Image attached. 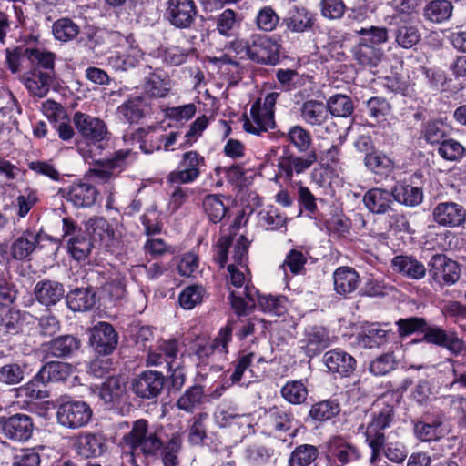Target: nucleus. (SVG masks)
I'll list each match as a JSON object with an SVG mask.
<instances>
[{
	"label": "nucleus",
	"mask_w": 466,
	"mask_h": 466,
	"mask_svg": "<svg viewBox=\"0 0 466 466\" xmlns=\"http://www.w3.org/2000/svg\"><path fill=\"white\" fill-rule=\"evenodd\" d=\"M327 107H329V114L339 117H347L354 110L351 98L340 94L330 96L327 101Z\"/></svg>",
	"instance_id": "55"
},
{
	"label": "nucleus",
	"mask_w": 466,
	"mask_h": 466,
	"mask_svg": "<svg viewBox=\"0 0 466 466\" xmlns=\"http://www.w3.org/2000/svg\"><path fill=\"white\" fill-rule=\"evenodd\" d=\"M40 242V232L27 228L14 239L10 247V255L15 260L28 258Z\"/></svg>",
	"instance_id": "21"
},
{
	"label": "nucleus",
	"mask_w": 466,
	"mask_h": 466,
	"mask_svg": "<svg viewBox=\"0 0 466 466\" xmlns=\"http://www.w3.org/2000/svg\"><path fill=\"white\" fill-rule=\"evenodd\" d=\"M299 111L302 120L310 126H321L329 118L327 104L316 99L305 101Z\"/></svg>",
	"instance_id": "35"
},
{
	"label": "nucleus",
	"mask_w": 466,
	"mask_h": 466,
	"mask_svg": "<svg viewBox=\"0 0 466 466\" xmlns=\"http://www.w3.org/2000/svg\"><path fill=\"white\" fill-rule=\"evenodd\" d=\"M323 360L330 372L341 377L350 376L355 370L356 360L347 351H326Z\"/></svg>",
	"instance_id": "29"
},
{
	"label": "nucleus",
	"mask_w": 466,
	"mask_h": 466,
	"mask_svg": "<svg viewBox=\"0 0 466 466\" xmlns=\"http://www.w3.org/2000/svg\"><path fill=\"white\" fill-rule=\"evenodd\" d=\"M382 447L379 450V453L373 456V450H370V463L377 464L380 461L381 456L384 455L392 463H402L407 456L408 451L404 444L400 441L387 442V439L383 441Z\"/></svg>",
	"instance_id": "37"
},
{
	"label": "nucleus",
	"mask_w": 466,
	"mask_h": 466,
	"mask_svg": "<svg viewBox=\"0 0 466 466\" xmlns=\"http://www.w3.org/2000/svg\"><path fill=\"white\" fill-rule=\"evenodd\" d=\"M390 336H393L390 329H381L380 324L372 323L368 325L360 335V346L370 350L379 348L384 346Z\"/></svg>",
	"instance_id": "40"
},
{
	"label": "nucleus",
	"mask_w": 466,
	"mask_h": 466,
	"mask_svg": "<svg viewBox=\"0 0 466 466\" xmlns=\"http://www.w3.org/2000/svg\"><path fill=\"white\" fill-rule=\"evenodd\" d=\"M317 161V153L311 150L306 156L300 157L290 152L284 151L278 159V176L290 180L294 174H301L309 169Z\"/></svg>",
	"instance_id": "13"
},
{
	"label": "nucleus",
	"mask_w": 466,
	"mask_h": 466,
	"mask_svg": "<svg viewBox=\"0 0 466 466\" xmlns=\"http://www.w3.org/2000/svg\"><path fill=\"white\" fill-rule=\"evenodd\" d=\"M57 423L66 429L76 430L86 426L92 419L93 410L83 400L70 397L61 398L56 408Z\"/></svg>",
	"instance_id": "5"
},
{
	"label": "nucleus",
	"mask_w": 466,
	"mask_h": 466,
	"mask_svg": "<svg viewBox=\"0 0 466 466\" xmlns=\"http://www.w3.org/2000/svg\"><path fill=\"white\" fill-rule=\"evenodd\" d=\"M280 46L268 35L251 37L250 60L261 65H276L279 60Z\"/></svg>",
	"instance_id": "14"
},
{
	"label": "nucleus",
	"mask_w": 466,
	"mask_h": 466,
	"mask_svg": "<svg viewBox=\"0 0 466 466\" xmlns=\"http://www.w3.org/2000/svg\"><path fill=\"white\" fill-rule=\"evenodd\" d=\"M75 370V366L58 360L46 362L38 372L27 382L23 390L30 399L42 400L49 396L47 385L50 382L66 380Z\"/></svg>",
	"instance_id": "4"
},
{
	"label": "nucleus",
	"mask_w": 466,
	"mask_h": 466,
	"mask_svg": "<svg viewBox=\"0 0 466 466\" xmlns=\"http://www.w3.org/2000/svg\"><path fill=\"white\" fill-rule=\"evenodd\" d=\"M365 166L376 174H385L390 172L394 164L392 160L386 155L378 152L371 151L367 153L364 158Z\"/></svg>",
	"instance_id": "56"
},
{
	"label": "nucleus",
	"mask_w": 466,
	"mask_h": 466,
	"mask_svg": "<svg viewBox=\"0 0 466 466\" xmlns=\"http://www.w3.org/2000/svg\"><path fill=\"white\" fill-rule=\"evenodd\" d=\"M341 411L340 403L337 399H326L311 405L309 418L314 422L322 424L333 420Z\"/></svg>",
	"instance_id": "33"
},
{
	"label": "nucleus",
	"mask_w": 466,
	"mask_h": 466,
	"mask_svg": "<svg viewBox=\"0 0 466 466\" xmlns=\"http://www.w3.org/2000/svg\"><path fill=\"white\" fill-rule=\"evenodd\" d=\"M257 297L258 289L246 285L242 291H231L228 299L235 313L238 316H246L255 308Z\"/></svg>",
	"instance_id": "30"
},
{
	"label": "nucleus",
	"mask_w": 466,
	"mask_h": 466,
	"mask_svg": "<svg viewBox=\"0 0 466 466\" xmlns=\"http://www.w3.org/2000/svg\"><path fill=\"white\" fill-rule=\"evenodd\" d=\"M394 200L409 207L418 206L422 202V189L407 184H399L392 188Z\"/></svg>",
	"instance_id": "46"
},
{
	"label": "nucleus",
	"mask_w": 466,
	"mask_h": 466,
	"mask_svg": "<svg viewBox=\"0 0 466 466\" xmlns=\"http://www.w3.org/2000/svg\"><path fill=\"white\" fill-rule=\"evenodd\" d=\"M279 23V16L271 6L262 7L257 14V27L264 32H272Z\"/></svg>",
	"instance_id": "59"
},
{
	"label": "nucleus",
	"mask_w": 466,
	"mask_h": 466,
	"mask_svg": "<svg viewBox=\"0 0 466 466\" xmlns=\"http://www.w3.org/2000/svg\"><path fill=\"white\" fill-rule=\"evenodd\" d=\"M203 208L209 221L214 224L220 222L226 216L228 208L217 195H208L204 198Z\"/></svg>",
	"instance_id": "53"
},
{
	"label": "nucleus",
	"mask_w": 466,
	"mask_h": 466,
	"mask_svg": "<svg viewBox=\"0 0 466 466\" xmlns=\"http://www.w3.org/2000/svg\"><path fill=\"white\" fill-rule=\"evenodd\" d=\"M287 140L299 152L309 153L311 150L312 136L309 130L299 125L291 127L287 135Z\"/></svg>",
	"instance_id": "51"
},
{
	"label": "nucleus",
	"mask_w": 466,
	"mask_h": 466,
	"mask_svg": "<svg viewBox=\"0 0 466 466\" xmlns=\"http://www.w3.org/2000/svg\"><path fill=\"white\" fill-rule=\"evenodd\" d=\"M315 15L303 6H294L283 19L287 29L293 33H304L312 29Z\"/></svg>",
	"instance_id": "24"
},
{
	"label": "nucleus",
	"mask_w": 466,
	"mask_h": 466,
	"mask_svg": "<svg viewBox=\"0 0 466 466\" xmlns=\"http://www.w3.org/2000/svg\"><path fill=\"white\" fill-rule=\"evenodd\" d=\"M356 33L362 38L351 49L353 59L363 68H376L384 56V52L379 46L388 41V29L370 26L360 28Z\"/></svg>",
	"instance_id": "2"
},
{
	"label": "nucleus",
	"mask_w": 466,
	"mask_h": 466,
	"mask_svg": "<svg viewBox=\"0 0 466 466\" xmlns=\"http://www.w3.org/2000/svg\"><path fill=\"white\" fill-rule=\"evenodd\" d=\"M103 291L111 300H120L127 293L126 280L123 276L116 274L111 277L104 285Z\"/></svg>",
	"instance_id": "63"
},
{
	"label": "nucleus",
	"mask_w": 466,
	"mask_h": 466,
	"mask_svg": "<svg viewBox=\"0 0 466 466\" xmlns=\"http://www.w3.org/2000/svg\"><path fill=\"white\" fill-rule=\"evenodd\" d=\"M35 429L33 418L25 413L0 416V434L14 442H25Z\"/></svg>",
	"instance_id": "8"
},
{
	"label": "nucleus",
	"mask_w": 466,
	"mask_h": 466,
	"mask_svg": "<svg viewBox=\"0 0 466 466\" xmlns=\"http://www.w3.org/2000/svg\"><path fill=\"white\" fill-rule=\"evenodd\" d=\"M422 334L423 337L418 339L419 341L425 340L448 350H461V341L454 333H447L439 327H431L426 323Z\"/></svg>",
	"instance_id": "31"
},
{
	"label": "nucleus",
	"mask_w": 466,
	"mask_h": 466,
	"mask_svg": "<svg viewBox=\"0 0 466 466\" xmlns=\"http://www.w3.org/2000/svg\"><path fill=\"white\" fill-rule=\"evenodd\" d=\"M428 271L431 281L440 288L454 285L461 277L459 263L441 253L431 258Z\"/></svg>",
	"instance_id": "7"
},
{
	"label": "nucleus",
	"mask_w": 466,
	"mask_h": 466,
	"mask_svg": "<svg viewBox=\"0 0 466 466\" xmlns=\"http://www.w3.org/2000/svg\"><path fill=\"white\" fill-rule=\"evenodd\" d=\"M126 393L124 379L119 376H109L102 384L99 394L106 403H119Z\"/></svg>",
	"instance_id": "42"
},
{
	"label": "nucleus",
	"mask_w": 466,
	"mask_h": 466,
	"mask_svg": "<svg viewBox=\"0 0 466 466\" xmlns=\"http://www.w3.org/2000/svg\"><path fill=\"white\" fill-rule=\"evenodd\" d=\"M72 121L89 146L97 145L98 149L103 148L100 143L107 137L108 129L102 119L78 111L74 114Z\"/></svg>",
	"instance_id": "10"
},
{
	"label": "nucleus",
	"mask_w": 466,
	"mask_h": 466,
	"mask_svg": "<svg viewBox=\"0 0 466 466\" xmlns=\"http://www.w3.org/2000/svg\"><path fill=\"white\" fill-rule=\"evenodd\" d=\"M122 441L131 454V463L136 464V458L142 456L145 460H156L161 455L164 466H178V453L182 449V440L178 434L172 435L167 444L157 431H149V423L145 419L133 422L129 432L124 434Z\"/></svg>",
	"instance_id": "1"
},
{
	"label": "nucleus",
	"mask_w": 466,
	"mask_h": 466,
	"mask_svg": "<svg viewBox=\"0 0 466 466\" xmlns=\"http://www.w3.org/2000/svg\"><path fill=\"white\" fill-rule=\"evenodd\" d=\"M293 412L284 407L273 406L265 415V424L273 432H289L293 427Z\"/></svg>",
	"instance_id": "27"
},
{
	"label": "nucleus",
	"mask_w": 466,
	"mask_h": 466,
	"mask_svg": "<svg viewBox=\"0 0 466 466\" xmlns=\"http://www.w3.org/2000/svg\"><path fill=\"white\" fill-rule=\"evenodd\" d=\"M205 387L195 383L189 386L176 401V407L187 413H193L195 410L206 401Z\"/></svg>",
	"instance_id": "36"
},
{
	"label": "nucleus",
	"mask_w": 466,
	"mask_h": 466,
	"mask_svg": "<svg viewBox=\"0 0 466 466\" xmlns=\"http://www.w3.org/2000/svg\"><path fill=\"white\" fill-rule=\"evenodd\" d=\"M118 334L107 322L100 321L90 329L89 345L96 350H116Z\"/></svg>",
	"instance_id": "22"
},
{
	"label": "nucleus",
	"mask_w": 466,
	"mask_h": 466,
	"mask_svg": "<svg viewBox=\"0 0 466 466\" xmlns=\"http://www.w3.org/2000/svg\"><path fill=\"white\" fill-rule=\"evenodd\" d=\"M98 191L91 184L77 181L72 183L65 189L66 199L77 208L92 207L97 198Z\"/></svg>",
	"instance_id": "19"
},
{
	"label": "nucleus",
	"mask_w": 466,
	"mask_h": 466,
	"mask_svg": "<svg viewBox=\"0 0 466 466\" xmlns=\"http://www.w3.org/2000/svg\"><path fill=\"white\" fill-rule=\"evenodd\" d=\"M281 397L289 403L299 405L307 400L309 390L300 380H288L280 389Z\"/></svg>",
	"instance_id": "47"
},
{
	"label": "nucleus",
	"mask_w": 466,
	"mask_h": 466,
	"mask_svg": "<svg viewBox=\"0 0 466 466\" xmlns=\"http://www.w3.org/2000/svg\"><path fill=\"white\" fill-rule=\"evenodd\" d=\"M38 201L39 194L36 189L27 187L19 191L15 202V207L17 208L16 215L21 218L26 217Z\"/></svg>",
	"instance_id": "54"
},
{
	"label": "nucleus",
	"mask_w": 466,
	"mask_h": 466,
	"mask_svg": "<svg viewBox=\"0 0 466 466\" xmlns=\"http://www.w3.org/2000/svg\"><path fill=\"white\" fill-rule=\"evenodd\" d=\"M34 295L41 305L49 308L65 297V287L59 281L45 279L35 284Z\"/></svg>",
	"instance_id": "20"
},
{
	"label": "nucleus",
	"mask_w": 466,
	"mask_h": 466,
	"mask_svg": "<svg viewBox=\"0 0 466 466\" xmlns=\"http://www.w3.org/2000/svg\"><path fill=\"white\" fill-rule=\"evenodd\" d=\"M275 455V450L262 443L248 445L244 451V458L249 466H265Z\"/></svg>",
	"instance_id": "44"
},
{
	"label": "nucleus",
	"mask_w": 466,
	"mask_h": 466,
	"mask_svg": "<svg viewBox=\"0 0 466 466\" xmlns=\"http://www.w3.org/2000/svg\"><path fill=\"white\" fill-rule=\"evenodd\" d=\"M126 40L129 44L128 49L124 53L116 52L108 58L109 64L116 70L127 71L135 67L144 56L143 51L135 45L132 36L127 37Z\"/></svg>",
	"instance_id": "23"
},
{
	"label": "nucleus",
	"mask_w": 466,
	"mask_h": 466,
	"mask_svg": "<svg viewBox=\"0 0 466 466\" xmlns=\"http://www.w3.org/2000/svg\"><path fill=\"white\" fill-rule=\"evenodd\" d=\"M393 200L392 190L389 191L380 187L371 188L363 196L365 207L373 214H385L390 211Z\"/></svg>",
	"instance_id": "25"
},
{
	"label": "nucleus",
	"mask_w": 466,
	"mask_h": 466,
	"mask_svg": "<svg viewBox=\"0 0 466 466\" xmlns=\"http://www.w3.org/2000/svg\"><path fill=\"white\" fill-rule=\"evenodd\" d=\"M191 50L177 46H171L161 51L163 62L170 66H177L186 63Z\"/></svg>",
	"instance_id": "60"
},
{
	"label": "nucleus",
	"mask_w": 466,
	"mask_h": 466,
	"mask_svg": "<svg viewBox=\"0 0 466 466\" xmlns=\"http://www.w3.org/2000/svg\"><path fill=\"white\" fill-rule=\"evenodd\" d=\"M391 266L399 274L412 280L423 279L427 272L424 264L412 256H396L391 260Z\"/></svg>",
	"instance_id": "26"
},
{
	"label": "nucleus",
	"mask_w": 466,
	"mask_h": 466,
	"mask_svg": "<svg viewBox=\"0 0 466 466\" xmlns=\"http://www.w3.org/2000/svg\"><path fill=\"white\" fill-rule=\"evenodd\" d=\"M56 76L51 73H44L42 70L34 68L31 72L23 76L22 80L31 95L44 97L50 90Z\"/></svg>",
	"instance_id": "28"
},
{
	"label": "nucleus",
	"mask_w": 466,
	"mask_h": 466,
	"mask_svg": "<svg viewBox=\"0 0 466 466\" xmlns=\"http://www.w3.org/2000/svg\"><path fill=\"white\" fill-rule=\"evenodd\" d=\"M68 250L76 260L85 259L91 251L93 244L83 235H76L67 239Z\"/></svg>",
	"instance_id": "58"
},
{
	"label": "nucleus",
	"mask_w": 466,
	"mask_h": 466,
	"mask_svg": "<svg viewBox=\"0 0 466 466\" xmlns=\"http://www.w3.org/2000/svg\"><path fill=\"white\" fill-rule=\"evenodd\" d=\"M86 229L94 242L110 240L114 237V230L107 220L102 217L88 219Z\"/></svg>",
	"instance_id": "49"
},
{
	"label": "nucleus",
	"mask_w": 466,
	"mask_h": 466,
	"mask_svg": "<svg viewBox=\"0 0 466 466\" xmlns=\"http://www.w3.org/2000/svg\"><path fill=\"white\" fill-rule=\"evenodd\" d=\"M208 414L207 412H198L195 414L189 421L187 432V442L193 447H201L206 444L208 439L207 420Z\"/></svg>",
	"instance_id": "38"
},
{
	"label": "nucleus",
	"mask_w": 466,
	"mask_h": 466,
	"mask_svg": "<svg viewBox=\"0 0 466 466\" xmlns=\"http://www.w3.org/2000/svg\"><path fill=\"white\" fill-rule=\"evenodd\" d=\"M56 56L50 51L42 50L39 48H30L27 53V60L36 69H44V73H51L56 76L55 61Z\"/></svg>",
	"instance_id": "48"
},
{
	"label": "nucleus",
	"mask_w": 466,
	"mask_h": 466,
	"mask_svg": "<svg viewBox=\"0 0 466 466\" xmlns=\"http://www.w3.org/2000/svg\"><path fill=\"white\" fill-rule=\"evenodd\" d=\"M453 6L450 1L432 0L425 5L423 15L432 23H441L451 16Z\"/></svg>",
	"instance_id": "45"
},
{
	"label": "nucleus",
	"mask_w": 466,
	"mask_h": 466,
	"mask_svg": "<svg viewBox=\"0 0 466 466\" xmlns=\"http://www.w3.org/2000/svg\"><path fill=\"white\" fill-rule=\"evenodd\" d=\"M319 457V449L311 444L298 445L290 453L289 466H309Z\"/></svg>",
	"instance_id": "50"
},
{
	"label": "nucleus",
	"mask_w": 466,
	"mask_h": 466,
	"mask_svg": "<svg viewBox=\"0 0 466 466\" xmlns=\"http://www.w3.org/2000/svg\"><path fill=\"white\" fill-rule=\"evenodd\" d=\"M205 166V158L197 151H188L182 155L178 168L171 171L167 177V182L173 184H190L196 181Z\"/></svg>",
	"instance_id": "11"
},
{
	"label": "nucleus",
	"mask_w": 466,
	"mask_h": 466,
	"mask_svg": "<svg viewBox=\"0 0 466 466\" xmlns=\"http://www.w3.org/2000/svg\"><path fill=\"white\" fill-rule=\"evenodd\" d=\"M119 352L97 351V355L90 361L89 370L95 377L102 378L111 370H115L119 362Z\"/></svg>",
	"instance_id": "39"
},
{
	"label": "nucleus",
	"mask_w": 466,
	"mask_h": 466,
	"mask_svg": "<svg viewBox=\"0 0 466 466\" xmlns=\"http://www.w3.org/2000/svg\"><path fill=\"white\" fill-rule=\"evenodd\" d=\"M387 395H382L373 403L370 420L367 424L365 431V442L370 450H373V456L379 453L386 440L384 431L390 428L396 416L395 406L386 400Z\"/></svg>",
	"instance_id": "3"
},
{
	"label": "nucleus",
	"mask_w": 466,
	"mask_h": 466,
	"mask_svg": "<svg viewBox=\"0 0 466 466\" xmlns=\"http://www.w3.org/2000/svg\"><path fill=\"white\" fill-rule=\"evenodd\" d=\"M394 351H388L370 363V371L377 376H382L395 369L396 360L393 356Z\"/></svg>",
	"instance_id": "62"
},
{
	"label": "nucleus",
	"mask_w": 466,
	"mask_h": 466,
	"mask_svg": "<svg viewBox=\"0 0 466 466\" xmlns=\"http://www.w3.org/2000/svg\"><path fill=\"white\" fill-rule=\"evenodd\" d=\"M41 457L35 448L20 449L12 458L11 466H40Z\"/></svg>",
	"instance_id": "64"
},
{
	"label": "nucleus",
	"mask_w": 466,
	"mask_h": 466,
	"mask_svg": "<svg viewBox=\"0 0 466 466\" xmlns=\"http://www.w3.org/2000/svg\"><path fill=\"white\" fill-rule=\"evenodd\" d=\"M334 289L342 296L352 293L359 286V273L352 268L340 267L333 274Z\"/></svg>",
	"instance_id": "34"
},
{
	"label": "nucleus",
	"mask_w": 466,
	"mask_h": 466,
	"mask_svg": "<svg viewBox=\"0 0 466 466\" xmlns=\"http://www.w3.org/2000/svg\"><path fill=\"white\" fill-rule=\"evenodd\" d=\"M167 381L161 371L147 370L131 380L129 390L141 400H155L162 393Z\"/></svg>",
	"instance_id": "9"
},
{
	"label": "nucleus",
	"mask_w": 466,
	"mask_h": 466,
	"mask_svg": "<svg viewBox=\"0 0 466 466\" xmlns=\"http://www.w3.org/2000/svg\"><path fill=\"white\" fill-rule=\"evenodd\" d=\"M432 216L440 226L455 228L465 222L466 209L456 202H441L433 208Z\"/></svg>",
	"instance_id": "17"
},
{
	"label": "nucleus",
	"mask_w": 466,
	"mask_h": 466,
	"mask_svg": "<svg viewBox=\"0 0 466 466\" xmlns=\"http://www.w3.org/2000/svg\"><path fill=\"white\" fill-rule=\"evenodd\" d=\"M74 450L84 459L98 458L107 450L106 440L102 434L85 432L76 438Z\"/></svg>",
	"instance_id": "15"
},
{
	"label": "nucleus",
	"mask_w": 466,
	"mask_h": 466,
	"mask_svg": "<svg viewBox=\"0 0 466 466\" xmlns=\"http://www.w3.org/2000/svg\"><path fill=\"white\" fill-rule=\"evenodd\" d=\"M398 327V334L400 338H405L416 332L422 333L426 325V320L423 318L411 317L400 319L396 321Z\"/></svg>",
	"instance_id": "61"
},
{
	"label": "nucleus",
	"mask_w": 466,
	"mask_h": 466,
	"mask_svg": "<svg viewBox=\"0 0 466 466\" xmlns=\"http://www.w3.org/2000/svg\"><path fill=\"white\" fill-rule=\"evenodd\" d=\"M274 127V112L263 109L259 100L251 106L250 116H244L243 128L248 133L260 135Z\"/></svg>",
	"instance_id": "16"
},
{
	"label": "nucleus",
	"mask_w": 466,
	"mask_h": 466,
	"mask_svg": "<svg viewBox=\"0 0 466 466\" xmlns=\"http://www.w3.org/2000/svg\"><path fill=\"white\" fill-rule=\"evenodd\" d=\"M198 8L194 0H167L165 18L176 28L189 29L195 23Z\"/></svg>",
	"instance_id": "12"
},
{
	"label": "nucleus",
	"mask_w": 466,
	"mask_h": 466,
	"mask_svg": "<svg viewBox=\"0 0 466 466\" xmlns=\"http://www.w3.org/2000/svg\"><path fill=\"white\" fill-rule=\"evenodd\" d=\"M416 438L421 441H432L440 438L442 416L437 412L424 413L412 421Z\"/></svg>",
	"instance_id": "18"
},
{
	"label": "nucleus",
	"mask_w": 466,
	"mask_h": 466,
	"mask_svg": "<svg viewBox=\"0 0 466 466\" xmlns=\"http://www.w3.org/2000/svg\"><path fill=\"white\" fill-rule=\"evenodd\" d=\"M52 31L56 39L67 42L78 35L79 27L71 19L61 18L54 23Z\"/></svg>",
	"instance_id": "57"
},
{
	"label": "nucleus",
	"mask_w": 466,
	"mask_h": 466,
	"mask_svg": "<svg viewBox=\"0 0 466 466\" xmlns=\"http://www.w3.org/2000/svg\"><path fill=\"white\" fill-rule=\"evenodd\" d=\"M147 105L141 96H132L118 107V113L129 123H137L146 115Z\"/></svg>",
	"instance_id": "43"
},
{
	"label": "nucleus",
	"mask_w": 466,
	"mask_h": 466,
	"mask_svg": "<svg viewBox=\"0 0 466 466\" xmlns=\"http://www.w3.org/2000/svg\"><path fill=\"white\" fill-rule=\"evenodd\" d=\"M241 17L232 9H226L216 19L217 30L225 36H231L239 27Z\"/></svg>",
	"instance_id": "52"
},
{
	"label": "nucleus",
	"mask_w": 466,
	"mask_h": 466,
	"mask_svg": "<svg viewBox=\"0 0 466 466\" xmlns=\"http://www.w3.org/2000/svg\"><path fill=\"white\" fill-rule=\"evenodd\" d=\"M66 299L72 311H87L96 304V294L89 289L77 288L68 292Z\"/></svg>",
	"instance_id": "41"
},
{
	"label": "nucleus",
	"mask_w": 466,
	"mask_h": 466,
	"mask_svg": "<svg viewBox=\"0 0 466 466\" xmlns=\"http://www.w3.org/2000/svg\"><path fill=\"white\" fill-rule=\"evenodd\" d=\"M171 89V81L166 72L155 69L150 72L144 82V90L150 97L163 98Z\"/></svg>",
	"instance_id": "32"
},
{
	"label": "nucleus",
	"mask_w": 466,
	"mask_h": 466,
	"mask_svg": "<svg viewBox=\"0 0 466 466\" xmlns=\"http://www.w3.org/2000/svg\"><path fill=\"white\" fill-rule=\"evenodd\" d=\"M329 466H346L363 459L361 449L341 436H334L328 442L325 452Z\"/></svg>",
	"instance_id": "6"
}]
</instances>
